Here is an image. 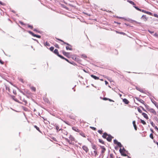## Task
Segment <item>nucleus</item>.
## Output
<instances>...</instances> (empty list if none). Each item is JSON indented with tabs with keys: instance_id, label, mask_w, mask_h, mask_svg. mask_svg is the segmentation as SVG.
Listing matches in <instances>:
<instances>
[{
	"instance_id": "nucleus-1",
	"label": "nucleus",
	"mask_w": 158,
	"mask_h": 158,
	"mask_svg": "<svg viewBox=\"0 0 158 158\" xmlns=\"http://www.w3.org/2000/svg\"><path fill=\"white\" fill-rule=\"evenodd\" d=\"M102 136L103 138L106 139L109 142L111 141L112 140V139L113 138V137L110 135H108V134L106 132L103 134Z\"/></svg>"
},
{
	"instance_id": "nucleus-2",
	"label": "nucleus",
	"mask_w": 158,
	"mask_h": 158,
	"mask_svg": "<svg viewBox=\"0 0 158 158\" xmlns=\"http://www.w3.org/2000/svg\"><path fill=\"white\" fill-rule=\"evenodd\" d=\"M136 98V99L138 101H139L140 102H141V103H143V104H144L146 107H148V105H147L146 104V105L144 104V101L143 100H142V99H141L139 98Z\"/></svg>"
},
{
	"instance_id": "nucleus-3",
	"label": "nucleus",
	"mask_w": 158,
	"mask_h": 158,
	"mask_svg": "<svg viewBox=\"0 0 158 158\" xmlns=\"http://www.w3.org/2000/svg\"><path fill=\"white\" fill-rule=\"evenodd\" d=\"M62 53L65 56H66L67 57H69V53L67 52L64 51H62Z\"/></svg>"
},
{
	"instance_id": "nucleus-4",
	"label": "nucleus",
	"mask_w": 158,
	"mask_h": 158,
	"mask_svg": "<svg viewBox=\"0 0 158 158\" xmlns=\"http://www.w3.org/2000/svg\"><path fill=\"white\" fill-rule=\"evenodd\" d=\"M54 53L55 54H56L59 57V56H61L60 55L58 52V50L57 49H55L54 51Z\"/></svg>"
},
{
	"instance_id": "nucleus-5",
	"label": "nucleus",
	"mask_w": 158,
	"mask_h": 158,
	"mask_svg": "<svg viewBox=\"0 0 158 158\" xmlns=\"http://www.w3.org/2000/svg\"><path fill=\"white\" fill-rule=\"evenodd\" d=\"M72 129L74 131H75L78 132H80V131L77 127H72Z\"/></svg>"
},
{
	"instance_id": "nucleus-6",
	"label": "nucleus",
	"mask_w": 158,
	"mask_h": 158,
	"mask_svg": "<svg viewBox=\"0 0 158 158\" xmlns=\"http://www.w3.org/2000/svg\"><path fill=\"white\" fill-rule=\"evenodd\" d=\"M142 115L146 119H148V117L147 114L144 113H142Z\"/></svg>"
},
{
	"instance_id": "nucleus-7",
	"label": "nucleus",
	"mask_w": 158,
	"mask_h": 158,
	"mask_svg": "<svg viewBox=\"0 0 158 158\" xmlns=\"http://www.w3.org/2000/svg\"><path fill=\"white\" fill-rule=\"evenodd\" d=\"M100 147L102 149L101 153L102 154H103L104 153L105 151H106V149L104 146H101Z\"/></svg>"
},
{
	"instance_id": "nucleus-8",
	"label": "nucleus",
	"mask_w": 158,
	"mask_h": 158,
	"mask_svg": "<svg viewBox=\"0 0 158 158\" xmlns=\"http://www.w3.org/2000/svg\"><path fill=\"white\" fill-rule=\"evenodd\" d=\"M82 148L83 150H84L86 152H88L89 149L87 147L84 146H83Z\"/></svg>"
},
{
	"instance_id": "nucleus-9",
	"label": "nucleus",
	"mask_w": 158,
	"mask_h": 158,
	"mask_svg": "<svg viewBox=\"0 0 158 158\" xmlns=\"http://www.w3.org/2000/svg\"><path fill=\"white\" fill-rule=\"evenodd\" d=\"M149 110L150 112L154 114H156V112L155 111V110L153 109H150Z\"/></svg>"
},
{
	"instance_id": "nucleus-10",
	"label": "nucleus",
	"mask_w": 158,
	"mask_h": 158,
	"mask_svg": "<svg viewBox=\"0 0 158 158\" xmlns=\"http://www.w3.org/2000/svg\"><path fill=\"white\" fill-rule=\"evenodd\" d=\"M123 101L126 104H128L129 102V101L126 99L124 98L123 99Z\"/></svg>"
},
{
	"instance_id": "nucleus-11",
	"label": "nucleus",
	"mask_w": 158,
	"mask_h": 158,
	"mask_svg": "<svg viewBox=\"0 0 158 158\" xmlns=\"http://www.w3.org/2000/svg\"><path fill=\"white\" fill-rule=\"evenodd\" d=\"M59 57L63 59H64V60H66L69 63H70L69 60L67 59L64 58L63 56H59Z\"/></svg>"
},
{
	"instance_id": "nucleus-12",
	"label": "nucleus",
	"mask_w": 158,
	"mask_h": 158,
	"mask_svg": "<svg viewBox=\"0 0 158 158\" xmlns=\"http://www.w3.org/2000/svg\"><path fill=\"white\" fill-rule=\"evenodd\" d=\"M91 77L94 79L95 80H98L99 79V78L98 77L95 76L94 75H91Z\"/></svg>"
},
{
	"instance_id": "nucleus-13",
	"label": "nucleus",
	"mask_w": 158,
	"mask_h": 158,
	"mask_svg": "<svg viewBox=\"0 0 158 158\" xmlns=\"http://www.w3.org/2000/svg\"><path fill=\"white\" fill-rule=\"evenodd\" d=\"M133 124L134 127V128L135 130H137V127L135 124V121H133Z\"/></svg>"
},
{
	"instance_id": "nucleus-14",
	"label": "nucleus",
	"mask_w": 158,
	"mask_h": 158,
	"mask_svg": "<svg viewBox=\"0 0 158 158\" xmlns=\"http://www.w3.org/2000/svg\"><path fill=\"white\" fill-rule=\"evenodd\" d=\"M141 19H143L144 21H146L147 20V18H146L145 15H143L141 17Z\"/></svg>"
},
{
	"instance_id": "nucleus-15",
	"label": "nucleus",
	"mask_w": 158,
	"mask_h": 158,
	"mask_svg": "<svg viewBox=\"0 0 158 158\" xmlns=\"http://www.w3.org/2000/svg\"><path fill=\"white\" fill-rule=\"evenodd\" d=\"M127 2H129L130 4L133 5L135 6V4L134 3V2H133V1H130V0H127Z\"/></svg>"
},
{
	"instance_id": "nucleus-16",
	"label": "nucleus",
	"mask_w": 158,
	"mask_h": 158,
	"mask_svg": "<svg viewBox=\"0 0 158 158\" xmlns=\"http://www.w3.org/2000/svg\"><path fill=\"white\" fill-rule=\"evenodd\" d=\"M92 148L94 149L95 150H96L97 149V147H96V146L95 145H94L93 143L92 144Z\"/></svg>"
},
{
	"instance_id": "nucleus-17",
	"label": "nucleus",
	"mask_w": 158,
	"mask_h": 158,
	"mask_svg": "<svg viewBox=\"0 0 158 158\" xmlns=\"http://www.w3.org/2000/svg\"><path fill=\"white\" fill-rule=\"evenodd\" d=\"M79 133H80V134L81 136H83V137H85V135L84 133L83 132H81L80 131V132H79Z\"/></svg>"
},
{
	"instance_id": "nucleus-18",
	"label": "nucleus",
	"mask_w": 158,
	"mask_h": 158,
	"mask_svg": "<svg viewBox=\"0 0 158 158\" xmlns=\"http://www.w3.org/2000/svg\"><path fill=\"white\" fill-rule=\"evenodd\" d=\"M57 39L58 40H59L60 41H62V42H63V43H64V44H66L67 45H70H70H69L68 43H66V42H64V41H63L62 40H60V39Z\"/></svg>"
},
{
	"instance_id": "nucleus-19",
	"label": "nucleus",
	"mask_w": 158,
	"mask_h": 158,
	"mask_svg": "<svg viewBox=\"0 0 158 158\" xmlns=\"http://www.w3.org/2000/svg\"><path fill=\"white\" fill-rule=\"evenodd\" d=\"M141 123L143 124V125H146V123L143 120L141 119H140Z\"/></svg>"
},
{
	"instance_id": "nucleus-20",
	"label": "nucleus",
	"mask_w": 158,
	"mask_h": 158,
	"mask_svg": "<svg viewBox=\"0 0 158 158\" xmlns=\"http://www.w3.org/2000/svg\"><path fill=\"white\" fill-rule=\"evenodd\" d=\"M142 11L143 12H144V10H142ZM145 13L148 14L149 15H152V13L150 12H145Z\"/></svg>"
},
{
	"instance_id": "nucleus-21",
	"label": "nucleus",
	"mask_w": 158,
	"mask_h": 158,
	"mask_svg": "<svg viewBox=\"0 0 158 158\" xmlns=\"http://www.w3.org/2000/svg\"><path fill=\"white\" fill-rule=\"evenodd\" d=\"M34 127L38 131H40V128L39 127H37L36 126V125H35L34 126Z\"/></svg>"
},
{
	"instance_id": "nucleus-22",
	"label": "nucleus",
	"mask_w": 158,
	"mask_h": 158,
	"mask_svg": "<svg viewBox=\"0 0 158 158\" xmlns=\"http://www.w3.org/2000/svg\"><path fill=\"white\" fill-rule=\"evenodd\" d=\"M6 90H8V91L10 92H11V89H10V88L9 87H8L6 86Z\"/></svg>"
},
{
	"instance_id": "nucleus-23",
	"label": "nucleus",
	"mask_w": 158,
	"mask_h": 158,
	"mask_svg": "<svg viewBox=\"0 0 158 158\" xmlns=\"http://www.w3.org/2000/svg\"><path fill=\"white\" fill-rule=\"evenodd\" d=\"M117 145H118V146H119V147H122V145L121 144V143H120L118 142V143L117 144Z\"/></svg>"
},
{
	"instance_id": "nucleus-24",
	"label": "nucleus",
	"mask_w": 158,
	"mask_h": 158,
	"mask_svg": "<svg viewBox=\"0 0 158 158\" xmlns=\"http://www.w3.org/2000/svg\"><path fill=\"white\" fill-rule=\"evenodd\" d=\"M31 89L32 90H33L34 91H35V87H31Z\"/></svg>"
},
{
	"instance_id": "nucleus-25",
	"label": "nucleus",
	"mask_w": 158,
	"mask_h": 158,
	"mask_svg": "<svg viewBox=\"0 0 158 158\" xmlns=\"http://www.w3.org/2000/svg\"><path fill=\"white\" fill-rule=\"evenodd\" d=\"M134 7L137 10H139V11H141V10L140 9H139V8H138V7H136V6H134Z\"/></svg>"
},
{
	"instance_id": "nucleus-26",
	"label": "nucleus",
	"mask_w": 158,
	"mask_h": 158,
	"mask_svg": "<svg viewBox=\"0 0 158 158\" xmlns=\"http://www.w3.org/2000/svg\"><path fill=\"white\" fill-rule=\"evenodd\" d=\"M66 49L67 50H72V48H69V47H68V46H67V47H66Z\"/></svg>"
},
{
	"instance_id": "nucleus-27",
	"label": "nucleus",
	"mask_w": 158,
	"mask_h": 158,
	"mask_svg": "<svg viewBox=\"0 0 158 158\" xmlns=\"http://www.w3.org/2000/svg\"><path fill=\"white\" fill-rule=\"evenodd\" d=\"M114 143L117 144L118 143V142L117 141V140H116V139H115L114 140Z\"/></svg>"
},
{
	"instance_id": "nucleus-28",
	"label": "nucleus",
	"mask_w": 158,
	"mask_h": 158,
	"mask_svg": "<svg viewBox=\"0 0 158 158\" xmlns=\"http://www.w3.org/2000/svg\"><path fill=\"white\" fill-rule=\"evenodd\" d=\"M34 36L35 37H36L38 38H41V36L40 35H34Z\"/></svg>"
},
{
	"instance_id": "nucleus-29",
	"label": "nucleus",
	"mask_w": 158,
	"mask_h": 158,
	"mask_svg": "<svg viewBox=\"0 0 158 158\" xmlns=\"http://www.w3.org/2000/svg\"><path fill=\"white\" fill-rule=\"evenodd\" d=\"M94 152L95 154V156H96L98 155L97 151L95 150L94 151Z\"/></svg>"
},
{
	"instance_id": "nucleus-30",
	"label": "nucleus",
	"mask_w": 158,
	"mask_h": 158,
	"mask_svg": "<svg viewBox=\"0 0 158 158\" xmlns=\"http://www.w3.org/2000/svg\"><path fill=\"white\" fill-rule=\"evenodd\" d=\"M54 49V47H51L50 48V50L52 51Z\"/></svg>"
},
{
	"instance_id": "nucleus-31",
	"label": "nucleus",
	"mask_w": 158,
	"mask_h": 158,
	"mask_svg": "<svg viewBox=\"0 0 158 158\" xmlns=\"http://www.w3.org/2000/svg\"><path fill=\"white\" fill-rule=\"evenodd\" d=\"M99 142L100 143H103V144L104 143V141L102 140V139H99Z\"/></svg>"
},
{
	"instance_id": "nucleus-32",
	"label": "nucleus",
	"mask_w": 158,
	"mask_h": 158,
	"mask_svg": "<svg viewBox=\"0 0 158 158\" xmlns=\"http://www.w3.org/2000/svg\"><path fill=\"white\" fill-rule=\"evenodd\" d=\"M150 137L152 139H153V134L151 133L150 134Z\"/></svg>"
},
{
	"instance_id": "nucleus-33",
	"label": "nucleus",
	"mask_w": 158,
	"mask_h": 158,
	"mask_svg": "<svg viewBox=\"0 0 158 158\" xmlns=\"http://www.w3.org/2000/svg\"><path fill=\"white\" fill-rule=\"evenodd\" d=\"M138 110L139 113H142V110L141 109H140L139 108H138Z\"/></svg>"
},
{
	"instance_id": "nucleus-34",
	"label": "nucleus",
	"mask_w": 158,
	"mask_h": 158,
	"mask_svg": "<svg viewBox=\"0 0 158 158\" xmlns=\"http://www.w3.org/2000/svg\"><path fill=\"white\" fill-rule=\"evenodd\" d=\"M29 33L31 35H32L33 36H34V35H35V34L34 33H33L31 31H30L29 32Z\"/></svg>"
},
{
	"instance_id": "nucleus-35",
	"label": "nucleus",
	"mask_w": 158,
	"mask_h": 158,
	"mask_svg": "<svg viewBox=\"0 0 158 158\" xmlns=\"http://www.w3.org/2000/svg\"><path fill=\"white\" fill-rule=\"evenodd\" d=\"M150 123L151 124V125L152 126V127H154L155 125L152 122H150Z\"/></svg>"
},
{
	"instance_id": "nucleus-36",
	"label": "nucleus",
	"mask_w": 158,
	"mask_h": 158,
	"mask_svg": "<svg viewBox=\"0 0 158 158\" xmlns=\"http://www.w3.org/2000/svg\"><path fill=\"white\" fill-rule=\"evenodd\" d=\"M70 138L71 139L72 141L74 140V138L71 135L70 136Z\"/></svg>"
},
{
	"instance_id": "nucleus-37",
	"label": "nucleus",
	"mask_w": 158,
	"mask_h": 158,
	"mask_svg": "<svg viewBox=\"0 0 158 158\" xmlns=\"http://www.w3.org/2000/svg\"><path fill=\"white\" fill-rule=\"evenodd\" d=\"M45 44L46 46H49L50 45L47 42H46V43H45Z\"/></svg>"
},
{
	"instance_id": "nucleus-38",
	"label": "nucleus",
	"mask_w": 158,
	"mask_h": 158,
	"mask_svg": "<svg viewBox=\"0 0 158 158\" xmlns=\"http://www.w3.org/2000/svg\"><path fill=\"white\" fill-rule=\"evenodd\" d=\"M110 158H114L112 154H110Z\"/></svg>"
},
{
	"instance_id": "nucleus-39",
	"label": "nucleus",
	"mask_w": 158,
	"mask_h": 158,
	"mask_svg": "<svg viewBox=\"0 0 158 158\" xmlns=\"http://www.w3.org/2000/svg\"><path fill=\"white\" fill-rule=\"evenodd\" d=\"M102 131L100 130H98V132L100 134H102Z\"/></svg>"
},
{
	"instance_id": "nucleus-40",
	"label": "nucleus",
	"mask_w": 158,
	"mask_h": 158,
	"mask_svg": "<svg viewBox=\"0 0 158 158\" xmlns=\"http://www.w3.org/2000/svg\"><path fill=\"white\" fill-rule=\"evenodd\" d=\"M90 128L94 130L95 131L96 130V128L93 127H90Z\"/></svg>"
},
{
	"instance_id": "nucleus-41",
	"label": "nucleus",
	"mask_w": 158,
	"mask_h": 158,
	"mask_svg": "<svg viewBox=\"0 0 158 158\" xmlns=\"http://www.w3.org/2000/svg\"><path fill=\"white\" fill-rule=\"evenodd\" d=\"M13 93L14 94H16V91L14 90H13Z\"/></svg>"
},
{
	"instance_id": "nucleus-42",
	"label": "nucleus",
	"mask_w": 158,
	"mask_h": 158,
	"mask_svg": "<svg viewBox=\"0 0 158 158\" xmlns=\"http://www.w3.org/2000/svg\"><path fill=\"white\" fill-rule=\"evenodd\" d=\"M154 16L158 18V15L156 14H154Z\"/></svg>"
},
{
	"instance_id": "nucleus-43",
	"label": "nucleus",
	"mask_w": 158,
	"mask_h": 158,
	"mask_svg": "<svg viewBox=\"0 0 158 158\" xmlns=\"http://www.w3.org/2000/svg\"><path fill=\"white\" fill-rule=\"evenodd\" d=\"M28 27H29L31 29H32L33 28V27L32 26L28 25Z\"/></svg>"
},
{
	"instance_id": "nucleus-44",
	"label": "nucleus",
	"mask_w": 158,
	"mask_h": 158,
	"mask_svg": "<svg viewBox=\"0 0 158 158\" xmlns=\"http://www.w3.org/2000/svg\"><path fill=\"white\" fill-rule=\"evenodd\" d=\"M56 129L57 130H58V129H59V127H58V126H56Z\"/></svg>"
},
{
	"instance_id": "nucleus-45",
	"label": "nucleus",
	"mask_w": 158,
	"mask_h": 158,
	"mask_svg": "<svg viewBox=\"0 0 158 158\" xmlns=\"http://www.w3.org/2000/svg\"><path fill=\"white\" fill-rule=\"evenodd\" d=\"M140 107L142 108V110H143V111H145V112H146V110L144 109V108L143 107H142V106H140Z\"/></svg>"
},
{
	"instance_id": "nucleus-46",
	"label": "nucleus",
	"mask_w": 158,
	"mask_h": 158,
	"mask_svg": "<svg viewBox=\"0 0 158 158\" xmlns=\"http://www.w3.org/2000/svg\"><path fill=\"white\" fill-rule=\"evenodd\" d=\"M108 100H109L110 101V102H114V101H113V100H112L110 99H109V98H108Z\"/></svg>"
},
{
	"instance_id": "nucleus-47",
	"label": "nucleus",
	"mask_w": 158,
	"mask_h": 158,
	"mask_svg": "<svg viewBox=\"0 0 158 158\" xmlns=\"http://www.w3.org/2000/svg\"><path fill=\"white\" fill-rule=\"evenodd\" d=\"M119 152H120V153H122V149L121 148H120V149L119 150Z\"/></svg>"
},
{
	"instance_id": "nucleus-48",
	"label": "nucleus",
	"mask_w": 158,
	"mask_h": 158,
	"mask_svg": "<svg viewBox=\"0 0 158 158\" xmlns=\"http://www.w3.org/2000/svg\"><path fill=\"white\" fill-rule=\"evenodd\" d=\"M105 84L106 85L108 84V82H107V81H105Z\"/></svg>"
},
{
	"instance_id": "nucleus-49",
	"label": "nucleus",
	"mask_w": 158,
	"mask_h": 158,
	"mask_svg": "<svg viewBox=\"0 0 158 158\" xmlns=\"http://www.w3.org/2000/svg\"><path fill=\"white\" fill-rule=\"evenodd\" d=\"M155 129H156L157 130V131H158V128H157V127L156 126H155Z\"/></svg>"
},
{
	"instance_id": "nucleus-50",
	"label": "nucleus",
	"mask_w": 158,
	"mask_h": 158,
	"mask_svg": "<svg viewBox=\"0 0 158 158\" xmlns=\"http://www.w3.org/2000/svg\"><path fill=\"white\" fill-rule=\"evenodd\" d=\"M20 81L22 82H23V79H20Z\"/></svg>"
},
{
	"instance_id": "nucleus-51",
	"label": "nucleus",
	"mask_w": 158,
	"mask_h": 158,
	"mask_svg": "<svg viewBox=\"0 0 158 158\" xmlns=\"http://www.w3.org/2000/svg\"><path fill=\"white\" fill-rule=\"evenodd\" d=\"M0 63H1L2 64H3V62L2 61L0 60Z\"/></svg>"
},
{
	"instance_id": "nucleus-52",
	"label": "nucleus",
	"mask_w": 158,
	"mask_h": 158,
	"mask_svg": "<svg viewBox=\"0 0 158 158\" xmlns=\"http://www.w3.org/2000/svg\"><path fill=\"white\" fill-rule=\"evenodd\" d=\"M148 31H149V32L150 33H151V34L153 33V32H153V31H152H152H149V30Z\"/></svg>"
},
{
	"instance_id": "nucleus-53",
	"label": "nucleus",
	"mask_w": 158,
	"mask_h": 158,
	"mask_svg": "<svg viewBox=\"0 0 158 158\" xmlns=\"http://www.w3.org/2000/svg\"><path fill=\"white\" fill-rule=\"evenodd\" d=\"M108 98H104V100H108Z\"/></svg>"
},
{
	"instance_id": "nucleus-54",
	"label": "nucleus",
	"mask_w": 158,
	"mask_h": 158,
	"mask_svg": "<svg viewBox=\"0 0 158 158\" xmlns=\"http://www.w3.org/2000/svg\"><path fill=\"white\" fill-rule=\"evenodd\" d=\"M0 4L2 5H3L2 3L0 1Z\"/></svg>"
},
{
	"instance_id": "nucleus-55",
	"label": "nucleus",
	"mask_w": 158,
	"mask_h": 158,
	"mask_svg": "<svg viewBox=\"0 0 158 158\" xmlns=\"http://www.w3.org/2000/svg\"><path fill=\"white\" fill-rule=\"evenodd\" d=\"M34 31H37V30L36 29H34Z\"/></svg>"
},
{
	"instance_id": "nucleus-56",
	"label": "nucleus",
	"mask_w": 158,
	"mask_h": 158,
	"mask_svg": "<svg viewBox=\"0 0 158 158\" xmlns=\"http://www.w3.org/2000/svg\"><path fill=\"white\" fill-rule=\"evenodd\" d=\"M58 45H56V47H57V48H58Z\"/></svg>"
},
{
	"instance_id": "nucleus-57",
	"label": "nucleus",
	"mask_w": 158,
	"mask_h": 158,
	"mask_svg": "<svg viewBox=\"0 0 158 158\" xmlns=\"http://www.w3.org/2000/svg\"><path fill=\"white\" fill-rule=\"evenodd\" d=\"M121 33V34H124V33H123V32H121V33Z\"/></svg>"
},
{
	"instance_id": "nucleus-58",
	"label": "nucleus",
	"mask_w": 158,
	"mask_h": 158,
	"mask_svg": "<svg viewBox=\"0 0 158 158\" xmlns=\"http://www.w3.org/2000/svg\"><path fill=\"white\" fill-rule=\"evenodd\" d=\"M123 155V156H127V155H126V154H125V155Z\"/></svg>"
},
{
	"instance_id": "nucleus-59",
	"label": "nucleus",
	"mask_w": 158,
	"mask_h": 158,
	"mask_svg": "<svg viewBox=\"0 0 158 158\" xmlns=\"http://www.w3.org/2000/svg\"><path fill=\"white\" fill-rule=\"evenodd\" d=\"M84 57H86V56L85 55H84Z\"/></svg>"
},
{
	"instance_id": "nucleus-60",
	"label": "nucleus",
	"mask_w": 158,
	"mask_h": 158,
	"mask_svg": "<svg viewBox=\"0 0 158 158\" xmlns=\"http://www.w3.org/2000/svg\"><path fill=\"white\" fill-rule=\"evenodd\" d=\"M156 35H157V36H158V35L157 34H155Z\"/></svg>"
},
{
	"instance_id": "nucleus-61",
	"label": "nucleus",
	"mask_w": 158,
	"mask_h": 158,
	"mask_svg": "<svg viewBox=\"0 0 158 158\" xmlns=\"http://www.w3.org/2000/svg\"><path fill=\"white\" fill-rule=\"evenodd\" d=\"M100 80L102 81H103V80L102 79H101Z\"/></svg>"
},
{
	"instance_id": "nucleus-62",
	"label": "nucleus",
	"mask_w": 158,
	"mask_h": 158,
	"mask_svg": "<svg viewBox=\"0 0 158 158\" xmlns=\"http://www.w3.org/2000/svg\"><path fill=\"white\" fill-rule=\"evenodd\" d=\"M119 95H120V97H121V96H122V95H121V94H119Z\"/></svg>"
},
{
	"instance_id": "nucleus-63",
	"label": "nucleus",
	"mask_w": 158,
	"mask_h": 158,
	"mask_svg": "<svg viewBox=\"0 0 158 158\" xmlns=\"http://www.w3.org/2000/svg\"><path fill=\"white\" fill-rule=\"evenodd\" d=\"M21 24H23V22H21Z\"/></svg>"
},
{
	"instance_id": "nucleus-64",
	"label": "nucleus",
	"mask_w": 158,
	"mask_h": 158,
	"mask_svg": "<svg viewBox=\"0 0 158 158\" xmlns=\"http://www.w3.org/2000/svg\"><path fill=\"white\" fill-rule=\"evenodd\" d=\"M61 130V129H59V131H60V130Z\"/></svg>"
}]
</instances>
